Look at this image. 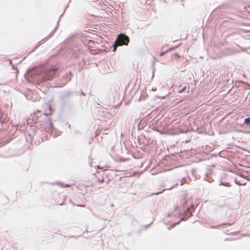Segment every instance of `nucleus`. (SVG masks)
I'll return each instance as SVG.
<instances>
[{
  "label": "nucleus",
  "mask_w": 250,
  "mask_h": 250,
  "mask_svg": "<svg viewBox=\"0 0 250 250\" xmlns=\"http://www.w3.org/2000/svg\"><path fill=\"white\" fill-rule=\"evenodd\" d=\"M59 68L56 66H52L49 69L43 70L39 76V82L37 84L41 86L43 82L52 80L59 74Z\"/></svg>",
  "instance_id": "f257e3e1"
},
{
  "label": "nucleus",
  "mask_w": 250,
  "mask_h": 250,
  "mask_svg": "<svg viewBox=\"0 0 250 250\" xmlns=\"http://www.w3.org/2000/svg\"><path fill=\"white\" fill-rule=\"evenodd\" d=\"M130 41L128 36L123 33H120L114 42L112 44L111 48L113 52L115 51L117 46L122 45H127Z\"/></svg>",
  "instance_id": "f03ea898"
},
{
  "label": "nucleus",
  "mask_w": 250,
  "mask_h": 250,
  "mask_svg": "<svg viewBox=\"0 0 250 250\" xmlns=\"http://www.w3.org/2000/svg\"><path fill=\"white\" fill-rule=\"evenodd\" d=\"M192 211H191L190 208L188 207L186 210L184 211L183 216L181 218L180 221H185L189 217H191L192 214Z\"/></svg>",
  "instance_id": "7ed1b4c3"
},
{
  "label": "nucleus",
  "mask_w": 250,
  "mask_h": 250,
  "mask_svg": "<svg viewBox=\"0 0 250 250\" xmlns=\"http://www.w3.org/2000/svg\"><path fill=\"white\" fill-rule=\"evenodd\" d=\"M68 5L67 4V5L66 6V7H65V9H64V11H63V12L62 14H61V15H60V18H59V20H58V24H59V21H60V20L61 18L62 17V16L63 15V14H64V13L65 12V10H66V8L68 7ZM58 24H57V26L56 27V28H55V29H54V30H53V31H52L50 34H49V35L47 37H45V38H44L43 39H42V41H44V42H45V41H46L47 40H48L49 38H51V37L53 35V34H54V33H55V31H56V30L57 28L58 27Z\"/></svg>",
  "instance_id": "20e7f679"
},
{
  "label": "nucleus",
  "mask_w": 250,
  "mask_h": 250,
  "mask_svg": "<svg viewBox=\"0 0 250 250\" xmlns=\"http://www.w3.org/2000/svg\"><path fill=\"white\" fill-rule=\"evenodd\" d=\"M68 5L67 4V5L66 6V7H65V9H64V11H63V12L62 14H61V15H60V18H59V20H58V24H59V21H60V20L61 18L62 17V16L63 15V14H64V13L65 12V10H66V8L68 7ZM58 24H57V26L56 27V28H55V29H54V30H53V31H52L50 34H49V35L47 37H45V38H44L43 39H42V41H44V42H45V41H46L47 40H48L49 38H51V37L53 35V34H54V33H55V31H56V30L57 28L58 27Z\"/></svg>",
  "instance_id": "39448f33"
},
{
  "label": "nucleus",
  "mask_w": 250,
  "mask_h": 250,
  "mask_svg": "<svg viewBox=\"0 0 250 250\" xmlns=\"http://www.w3.org/2000/svg\"><path fill=\"white\" fill-rule=\"evenodd\" d=\"M68 5L67 4V5L66 6V7H65V9H64V11H63V12L62 14H61V15H60V18H59V20H58V24H59V21H60V20L61 18L62 17V16L63 15V14H64V13L65 12V10H66V8L68 7ZM58 24H57V26L56 27V28H55V29H54V30H53V31H52L50 34H49V35L47 37H45V38H44L43 39H42V41H44V42H45V41H46L47 40H48L49 38H51V37L53 35V34H54V33H55V31H56V30L57 28L58 27Z\"/></svg>",
  "instance_id": "423d86ee"
},
{
  "label": "nucleus",
  "mask_w": 250,
  "mask_h": 250,
  "mask_svg": "<svg viewBox=\"0 0 250 250\" xmlns=\"http://www.w3.org/2000/svg\"><path fill=\"white\" fill-rule=\"evenodd\" d=\"M71 73L70 72L68 73H66L65 75H64L62 77V82L61 83V86H63L65 85L67 82L70 81L71 79Z\"/></svg>",
  "instance_id": "0eeeda50"
},
{
  "label": "nucleus",
  "mask_w": 250,
  "mask_h": 250,
  "mask_svg": "<svg viewBox=\"0 0 250 250\" xmlns=\"http://www.w3.org/2000/svg\"><path fill=\"white\" fill-rule=\"evenodd\" d=\"M44 124L46 125V126L49 128H52L53 127V125L52 123L51 119L49 117H47Z\"/></svg>",
  "instance_id": "6e6552de"
},
{
  "label": "nucleus",
  "mask_w": 250,
  "mask_h": 250,
  "mask_svg": "<svg viewBox=\"0 0 250 250\" xmlns=\"http://www.w3.org/2000/svg\"><path fill=\"white\" fill-rule=\"evenodd\" d=\"M73 94V92H70L69 91H65L62 95V99H65L70 96H72Z\"/></svg>",
  "instance_id": "1a4fd4ad"
},
{
  "label": "nucleus",
  "mask_w": 250,
  "mask_h": 250,
  "mask_svg": "<svg viewBox=\"0 0 250 250\" xmlns=\"http://www.w3.org/2000/svg\"><path fill=\"white\" fill-rule=\"evenodd\" d=\"M4 114L3 113L0 109V123L2 124L4 122Z\"/></svg>",
  "instance_id": "9d476101"
},
{
  "label": "nucleus",
  "mask_w": 250,
  "mask_h": 250,
  "mask_svg": "<svg viewBox=\"0 0 250 250\" xmlns=\"http://www.w3.org/2000/svg\"><path fill=\"white\" fill-rule=\"evenodd\" d=\"M244 124L249 125L250 124V116L244 119Z\"/></svg>",
  "instance_id": "9b49d317"
},
{
  "label": "nucleus",
  "mask_w": 250,
  "mask_h": 250,
  "mask_svg": "<svg viewBox=\"0 0 250 250\" xmlns=\"http://www.w3.org/2000/svg\"><path fill=\"white\" fill-rule=\"evenodd\" d=\"M42 40L41 41L39 42H38V43H37V44L35 46V47H34V48H33V49L31 51H30V52H29V53H30L32 52H33V51H34V50H35V49H36L37 48H38V47H39V46H40L42 44Z\"/></svg>",
  "instance_id": "f8f14e48"
},
{
  "label": "nucleus",
  "mask_w": 250,
  "mask_h": 250,
  "mask_svg": "<svg viewBox=\"0 0 250 250\" xmlns=\"http://www.w3.org/2000/svg\"><path fill=\"white\" fill-rule=\"evenodd\" d=\"M205 180L208 181L209 183H211L213 181V180L211 177L207 176V177L205 179Z\"/></svg>",
  "instance_id": "ddd939ff"
},
{
  "label": "nucleus",
  "mask_w": 250,
  "mask_h": 250,
  "mask_svg": "<svg viewBox=\"0 0 250 250\" xmlns=\"http://www.w3.org/2000/svg\"><path fill=\"white\" fill-rule=\"evenodd\" d=\"M180 221H179V222H177L176 223H174L172 225H171L170 227H169L168 228V230H170V228L171 227H174L176 225H178L179 224Z\"/></svg>",
  "instance_id": "4468645a"
},
{
  "label": "nucleus",
  "mask_w": 250,
  "mask_h": 250,
  "mask_svg": "<svg viewBox=\"0 0 250 250\" xmlns=\"http://www.w3.org/2000/svg\"><path fill=\"white\" fill-rule=\"evenodd\" d=\"M223 186L227 187H230L231 186V185L228 182H224Z\"/></svg>",
  "instance_id": "2eb2a0df"
},
{
  "label": "nucleus",
  "mask_w": 250,
  "mask_h": 250,
  "mask_svg": "<svg viewBox=\"0 0 250 250\" xmlns=\"http://www.w3.org/2000/svg\"><path fill=\"white\" fill-rule=\"evenodd\" d=\"M49 107V111L47 112H46V113H45L46 115H49L51 113V106H48Z\"/></svg>",
  "instance_id": "dca6fc26"
},
{
  "label": "nucleus",
  "mask_w": 250,
  "mask_h": 250,
  "mask_svg": "<svg viewBox=\"0 0 250 250\" xmlns=\"http://www.w3.org/2000/svg\"><path fill=\"white\" fill-rule=\"evenodd\" d=\"M145 99V96H142V95H140L139 99V101H141L142 99Z\"/></svg>",
  "instance_id": "f3484780"
},
{
  "label": "nucleus",
  "mask_w": 250,
  "mask_h": 250,
  "mask_svg": "<svg viewBox=\"0 0 250 250\" xmlns=\"http://www.w3.org/2000/svg\"><path fill=\"white\" fill-rule=\"evenodd\" d=\"M168 50H166V51H164V52H162L160 53V55L161 56H162L164 55V54H165L166 52H168Z\"/></svg>",
  "instance_id": "a211bd4d"
},
{
  "label": "nucleus",
  "mask_w": 250,
  "mask_h": 250,
  "mask_svg": "<svg viewBox=\"0 0 250 250\" xmlns=\"http://www.w3.org/2000/svg\"><path fill=\"white\" fill-rule=\"evenodd\" d=\"M186 87H184L182 88L181 90H180L179 91V93H181V92H183L184 91H185L186 90Z\"/></svg>",
  "instance_id": "6ab92c4d"
},
{
  "label": "nucleus",
  "mask_w": 250,
  "mask_h": 250,
  "mask_svg": "<svg viewBox=\"0 0 250 250\" xmlns=\"http://www.w3.org/2000/svg\"><path fill=\"white\" fill-rule=\"evenodd\" d=\"M12 67H13V69H14V70H15H15H16V73H17V72H18V69H17V68L15 66V65H14V64H13V65H12Z\"/></svg>",
  "instance_id": "aec40b11"
},
{
  "label": "nucleus",
  "mask_w": 250,
  "mask_h": 250,
  "mask_svg": "<svg viewBox=\"0 0 250 250\" xmlns=\"http://www.w3.org/2000/svg\"><path fill=\"white\" fill-rule=\"evenodd\" d=\"M152 68H153V71H152V77L153 78L154 77V75L155 68H154V66H153Z\"/></svg>",
  "instance_id": "412c9836"
},
{
  "label": "nucleus",
  "mask_w": 250,
  "mask_h": 250,
  "mask_svg": "<svg viewBox=\"0 0 250 250\" xmlns=\"http://www.w3.org/2000/svg\"><path fill=\"white\" fill-rule=\"evenodd\" d=\"M173 56H174L175 57H177V58L179 57V55L177 53H175V54H173Z\"/></svg>",
  "instance_id": "4be33fe9"
},
{
  "label": "nucleus",
  "mask_w": 250,
  "mask_h": 250,
  "mask_svg": "<svg viewBox=\"0 0 250 250\" xmlns=\"http://www.w3.org/2000/svg\"><path fill=\"white\" fill-rule=\"evenodd\" d=\"M223 184H224V182H223V181H221L220 182V183H219V185L220 186H221V185L223 186Z\"/></svg>",
  "instance_id": "5701e85b"
},
{
  "label": "nucleus",
  "mask_w": 250,
  "mask_h": 250,
  "mask_svg": "<svg viewBox=\"0 0 250 250\" xmlns=\"http://www.w3.org/2000/svg\"><path fill=\"white\" fill-rule=\"evenodd\" d=\"M151 224V223L150 224H149V225H146V226H145V228H148V227H149V226L150 225V224Z\"/></svg>",
  "instance_id": "b1692460"
},
{
  "label": "nucleus",
  "mask_w": 250,
  "mask_h": 250,
  "mask_svg": "<svg viewBox=\"0 0 250 250\" xmlns=\"http://www.w3.org/2000/svg\"><path fill=\"white\" fill-rule=\"evenodd\" d=\"M162 191H158V192H157V193H155V194H156V195H157V194H159V193H162Z\"/></svg>",
  "instance_id": "393cba45"
},
{
  "label": "nucleus",
  "mask_w": 250,
  "mask_h": 250,
  "mask_svg": "<svg viewBox=\"0 0 250 250\" xmlns=\"http://www.w3.org/2000/svg\"><path fill=\"white\" fill-rule=\"evenodd\" d=\"M36 126H34H34H32V129H36Z\"/></svg>",
  "instance_id": "a878e982"
},
{
  "label": "nucleus",
  "mask_w": 250,
  "mask_h": 250,
  "mask_svg": "<svg viewBox=\"0 0 250 250\" xmlns=\"http://www.w3.org/2000/svg\"><path fill=\"white\" fill-rule=\"evenodd\" d=\"M101 183H103L104 181V179H102L101 180H99Z\"/></svg>",
  "instance_id": "bb28decb"
},
{
  "label": "nucleus",
  "mask_w": 250,
  "mask_h": 250,
  "mask_svg": "<svg viewBox=\"0 0 250 250\" xmlns=\"http://www.w3.org/2000/svg\"><path fill=\"white\" fill-rule=\"evenodd\" d=\"M10 64H11V66H12V65H13V64H12V61H10Z\"/></svg>",
  "instance_id": "cd10ccee"
},
{
  "label": "nucleus",
  "mask_w": 250,
  "mask_h": 250,
  "mask_svg": "<svg viewBox=\"0 0 250 250\" xmlns=\"http://www.w3.org/2000/svg\"><path fill=\"white\" fill-rule=\"evenodd\" d=\"M173 48H170V49H169V50H171L173 49Z\"/></svg>",
  "instance_id": "c85d7f7f"
},
{
  "label": "nucleus",
  "mask_w": 250,
  "mask_h": 250,
  "mask_svg": "<svg viewBox=\"0 0 250 250\" xmlns=\"http://www.w3.org/2000/svg\"><path fill=\"white\" fill-rule=\"evenodd\" d=\"M235 183L236 184H237V181H236V180H235Z\"/></svg>",
  "instance_id": "c756f323"
},
{
  "label": "nucleus",
  "mask_w": 250,
  "mask_h": 250,
  "mask_svg": "<svg viewBox=\"0 0 250 250\" xmlns=\"http://www.w3.org/2000/svg\"><path fill=\"white\" fill-rule=\"evenodd\" d=\"M70 125H69V128H70Z\"/></svg>",
  "instance_id": "7c9ffc66"
},
{
  "label": "nucleus",
  "mask_w": 250,
  "mask_h": 250,
  "mask_svg": "<svg viewBox=\"0 0 250 250\" xmlns=\"http://www.w3.org/2000/svg\"><path fill=\"white\" fill-rule=\"evenodd\" d=\"M248 236H250V234H249Z\"/></svg>",
  "instance_id": "2f4dec72"
}]
</instances>
